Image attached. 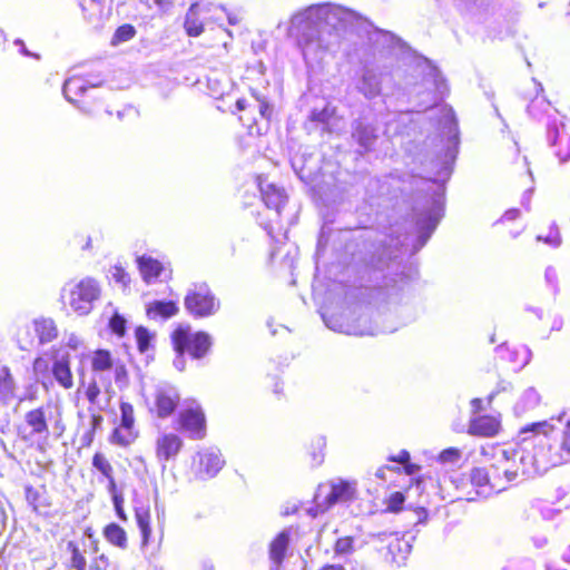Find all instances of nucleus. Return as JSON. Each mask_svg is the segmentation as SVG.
I'll return each mask as SVG.
<instances>
[{
    "label": "nucleus",
    "instance_id": "nucleus-1",
    "mask_svg": "<svg viewBox=\"0 0 570 570\" xmlns=\"http://www.w3.org/2000/svg\"><path fill=\"white\" fill-rule=\"evenodd\" d=\"M53 421V431L56 439L61 438L66 432V424L61 413L51 416L49 410L45 405H39L28 410L22 421L17 425L18 438L28 444L38 441L37 449L45 451L50 436V422Z\"/></svg>",
    "mask_w": 570,
    "mask_h": 570
},
{
    "label": "nucleus",
    "instance_id": "nucleus-2",
    "mask_svg": "<svg viewBox=\"0 0 570 570\" xmlns=\"http://www.w3.org/2000/svg\"><path fill=\"white\" fill-rule=\"evenodd\" d=\"M174 352L183 357L188 355L191 360L206 357L213 347V337L205 331H193L189 324H178L170 335Z\"/></svg>",
    "mask_w": 570,
    "mask_h": 570
},
{
    "label": "nucleus",
    "instance_id": "nucleus-3",
    "mask_svg": "<svg viewBox=\"0 0 570 570\" xmlns=\"http://www.w3.org/2000/svg\"><path fill=\"white\" fill-rule=\"evenodd\" d=\"M254 101L240 98L236 101L238 120L250 136L266 135L271 129L274 107L263 97L254 95Z\"/></svg>",
    "mask_w": 570,
    "mask_h": 570
},
{
    "label": "nucleus",
    "instance_id": "nucleus-4",
    "mask_svg": "<svg viewBox=\"0 0 570 570\" xmlns=\"http://www.w3.org/2000/svg\"><path fill=\"white\" fill-rule=\"evenodd\" d=\"M358 497L357 482L355 480L338 479L326 484L318 485L314 494V514L324 513L337 503L355 501Z\"/></svg>",
    "mask_w": 570,
    "mask_h": 570
},
{
    "label": "nucleus",
    "instance_id": "nucleus-5",
    "mask_svg": "<svg viewBox=\"0 0 570 570\" xmlns=\"http://www.w3.org/2000/svg\"><path fill=\"white\" fill-rule=\"evenodd\" d=\"M175 423L177 429L189 439L202 441L207 436V415L202 403L196 399H188L178 412Z\"/></svg>",
    "mask_w": 570,
    "mask_h": 570
},
{
    "label": "nucleus",
    "instance_id": "nucleus-6",
    "mask_svg": "<svg viewBox=\"0 0 570 570\" xmlns=\"http://www.w3.org/2000/svg\"><path fill=\"white\" fill-rule=\"evenodd\" d=\"M184 306L194 318H206L217 313L220 302L208 284H195L184 297Z\"/></svg>",
    "mask_w": 570,
    "mask_h": 570
},
{
    "label": "nucleus",
    "instance_id": "nucleus-7",
    "mask_svg": "<svg viewBox=\"0 0 570 570\" xmlns=\"http://www.w3.org/2000/svg\"><path fill=\"white\" fill-rule=\"evenodd\" d=\"M481 454L487 459H492L488 470L491 473L492 491L501 492L514 481L518 476L515 470L511 469V462L507 451H499L495 445L482 448Z\"/></svg>",
    "mask_w": 570,
    "mask_h": 570
},
{
    "label": "nucleus",
    "instance_id": "nucleus-8",
    "mask_svg": "<svg viewBox=\"0 0 570 570\" xmlns=\"http://www.w3.org/2000/svg\"><path fill=\"white\" fill-rule=\"evenodd\" d=\"M91 464L95 470H97L101 476L107 481V490L111 497L112 505L116 512V515L121 521H127L128 517L125 511V498L120 489L118 488L115 469L109 461V459L101 452H96L92 455Z\"/></svg>",
    "mask_w": 570,
    "mask_h": 570
},
{
    "label": "nucleus",
    "instance_id": "nucleus-9",
    "mask_svg": "<svg viewBox=\"0 0 570 570\" xmlns=\"http://www.w3.org/2000/svg\"><path fill=\"white\" fill-rule=\"evenodd\" d=\"M99 296L100 287L98 282L91 277H86L68 291V304L78 315H87Z\"/></svg>",
    "mask_w": 570,
    "mask_h": 570
},
{
    "label": "nucleus",
    "instance_id": "nucleus-10",
    "mask_svg": "<svg viewBox=\"0 0 570 570\" xmlns=\"http://www.w3.org/2000/svg\"><path fill=\"white\" fill-rule=\"evenodd\" d=\"M89 361L92 373L98 375L112 373L117 384H126L128 382L129 373L126 364L116 358L110 350L97 348L92 351L89 355Z\"/></svg>",
    "mask_w": 570,
    "mask_h": 570
},
{
    "label": "nucleus",
    "instance_id": "nucleus-11",
    "mask_svg": "<svg viewBox=\"0 0 570 570\" xmlns=\"http://www.w3.org/2000/svg\"><path fill=\"white\" fill-rule=\"evenodd\" d=\"M180 403V394L173 386H159L153 395L150 413L157 419L166 420L176 413Z\"/></svg>",
    "mask_w": 570,
    "mask_h": 570
},
{
    "label": "nucleus",
    "instance_id": "nucleus-12",
    "mask_svg": "<svg viewBox=\"0 0 570 570\" xmlns=\"http://www.w3.org/2000/svg\"><path fill=\"white\" fill-rule=\"evenodd\" d=\"M262 194V200L264 202L265 206L274 210L277 219L275 220L276 224L279 223V217L282 216L283 210L288 204V196L286 195L284 188L278 187L274 184H268L265 187L261 188ZM263 227L268 232V234H272L274 230V222L273 220H265L262 223Z\"/></svg>",
    "mask_w": 570,
    "mask_h": 570
},
{
    "label": "nucleus",
    "instance_id": "nucleus-13",
    "mask_svg": "<svg viewBox=\"0 0 570 570\" xmlns=\"http://www.w3.org/2000/svg\"><path fill=\"white\" fill-rule=\"evenodd\" d=\"M183 449L184 440L175 432H164L155 440V456L161 463L175 461Z\"/></svg>",
    "mask_w": 570,
    "mask_h": 570
},
{
    "label": "nucleus",
    "instance_id": "nucleus-14",
    "mask_svg": "<svg viewBox=\"0 0 570 570\" xmlns=\"http://www.w3.org/2000/svg\"><path fill=\"white\" fill-rule=\"evenodd\" d=\"M502 430L500 414H480L469 421L468 433L478 438H494Z\"/></svg>",
    "mask_w": 570,
    "mask_h": 570
},
{
    "label": "nucleus",
    "instance_id": "nucleus-15",
    "mask_svg": "<svg viewBox=\"0 0 570 570\" xmlns=\"http://www.w3.org/2000/svg\"><path fill=\"white\" fill-rule=\"evenodd\" d=\"M224 466L222 455L216 452L205 451L197 454L193 463L194 474L199 480L214 478Z\"/></svg>",
    "mask_w": 570,
    "mask_h": 570
},
{
    "label": "nucleus",
    "instance_id": "nucleus-16",
    "mask_svg": "<svg viewBox=\"0 0 570 570\" xmlns=\"http://www.w3.org/2000/svg\"><path fill=\"white\" fill-rule=\"evenodd\" d=\"M92 88L94 87L87 86L86 80L81 76L75 75L65 81L62 91L68 101L85 109L90 104L88 92Z\"/></svg>",
    "mask_w": 570,
    "mask_h": 570
},
{
    "label": "nucleus",
    "instance_id": "nucleus-17",
    "mask_svg": "<svg viewBox=\"0 0 570 570\" xmlns=\"http://www.w3.org/2000/svg\"><path fill=\"white\" fill-rule=\"evenodd\" d=\"M24 499L31 510L37 514H46L53 505L48 487L42 483L36 488L32 484L24 485Z\"/></svg>",
    "mask_w": 570,
    "mask_h": 570
},
{
    "label": "nucleus",
    "instance_id": "nucleus-18",
    "mask_svg": "<svg viewBox=\"0 0 570 570\" xmlns=\"http://www.w3.org/2000/svg\"><path fill=\"white\" fill-rule=\"evenodd\" d=\"M51 373L58 385L63 390H71L73 387L71 358L68 353L55 357L51 364Z\"/></svg>",
    "mask_w": 570,
    "mask_h": 570
},
{
    "label": "nucleus",
    "instance_id": "nucleus-19",
    "mask_svg": "<svg viewBox=\"0 0 570 570\" xmlns=\"http://www.w3.org/2000/svg\"><path fill=\"white\" fill-rule=\"evenodd\" d=\"M351 136L364 153L371 151L377 139L376 128L362 120L354 122Z\"/></svg>",
    "mask_w": 570,
    "mask_h": 570
},
{
    "label": "nucleus",
    "instance_id": "nucleus-20",
    "mask_svg": "<svg viewBox=\"0 0 570 570\" xmlns=\"http://www.w3.org/2000/svg\"><path fill=\"white\" fill-rule=\"evenodd\" d=\"M179 312L175 301H153L146 306V315L149 320H168Z\"/></svg>",
    "mask_w": 570,
    "mask_h": 570
},
{
    "label": "nucleus",
    "instance_id": "nucleus-21",
    "mask_svg": "<svg viewBox=\"0 0 570 570\" xmlns=\"http://www.w3.org/2000/svg\"><path fill=\"white\" fill-rule=\"evenodd\" d=\"M134 511L135 520L141 534L140 546L145 548L149 544L153 533L150 509L148 507H136Z\"/></svg>",
    "mask_w": 570,
    "mask_h": 570
},
{
    "label": "nucleus",
    "instance_id": "nucleus-22",
    "mask_svg": "<svg viewBox=\"0 0 570 570\" xmlns=\"http://www.w3.org/2000/svg\"><path fill=\"white\" fill-rule=\"evenodd\" d=\"M32 324L40 344L50 343L58 337V328L52 318L39 317Z\"/></svg>",
    "mask_w": 570,
    "mask_h": 570
},
{
    "label": "nucleus",
    "instance_id": "nucleus-23",
    "mask_svg": "<svg viewBox=\"0 0 570 570\" xmlns=\"http://www.w3.org/2000/svg\"><path fill=\"white\" fill-rule=\"evenodd\" d=\"M102 535L109 544L120 550H126L128 548L127 532L118 523L110 522L106 524L102 529Z\"/></svg>",
    "mask_w": 570,
    "mask_h": 570
},
{
    "label": "nucleus",
    "instance_id": "nucleus-24",
    "mask_svg": "<svg viewBox=\"0 0 570 570\" xmlns=\"http://www.w3.org/2000/svg\"><path fill=\"white\" fill-rule=\"evenodd\" d=\"M386 460L387 462H395L402 464V469L399 466L385 465L387 471H392L395 473H401L403 471L406 475H413L421 469L419 464L411 462V454L407 450H401L395 455H389Z\"/></svg>",
    "mask_w": 570,
    "mask_h": 570
},
{
    "label": "nucleus",
    "instance_id": "nucleus-25",
    "mask_svg": "<svg viewBox=\"0 0 570 570\" xmlns=\"http://www.w3.org/2000/svg\"><path fill=\"white\" fill-rule=\"evenodd\" d=\"M80 6L88 20H100L110 12V4L106 0H82Z\"/></svg>",
    "mask_w": 570,
    "mask_h": 570
},
{
    "label": "nucleus",
    "instance_id": "nucleus-26",
    "mask_svg": "<svg viewBox=\"0 0 570 570\" xmlns=\"http://www.w3.org/2000/svg\"><path fill=\"white\" fill-rule=\"evenodd\" d=\"M138 267L144 281L147 283L158 278L164 271L161 262L150 256L139 257Z\"/></svg>",
    "mask_w": 570,
    "mask_h": 570
},
{
    "label": "nucleus",
    "instance_id": "nucleus-27",
    "mask_svg": "<svg viewBox=\"0 0 570 570\" xmlns=\"http://www.w3.org/2000/svg\"><path fill=\"white\" fill-rule=\"evenodd\" d=\"M420 480L412 478L407 487L403 491H394L384 499L385 512L399 513L403 509L405 502V493L414 485L419 484Z\"/></svg>",
    "mask_w": 570,
    "mask_h": 570
},
{
    "label": "nucleus",
    "instance_id": "nucleus-28",
    "mask_svg": "<svg viewBox=\"0 0 570 570\" xmlns=\"http://www.w3.org/2000/svg\"><path fill=\"white\" fill-rule=\"evenodd\" d=\"M198 3L190 4L184 21V29L189 37H198L204 32V23L197 13Z\"/></svg>",
    "mask_w": 570,
    "mask_h": 570
},
{
    "label": "nucleus",
    "instance_id": "nucleus-29",
    "mask_svg": "<svg viewBox=\"0 0 570 570\" xmlns=\"http://www.w3.org/2000/svg\"><path fill=\"white\" fill-rule=\"evenodd\" d=\"M16 383L10 368L0 363V399L8 402L13 399Z\"/></svg>",
    "mask_w": 570,
    "mask_h": 570
},
{
    "label": "nucleus",
    "instance_id": "nucleus-30",
    "mask_svg": "<svg viewBox=\"0 0 570 570\" xmlns=\"http://www.w3.org/2000/svg\"><path fill=\"white\" fill-rule=\"evenodd\" d=\"M288 547V535L285 532L277 534L269 544V557L273 561L281 563L285 558Z\"/></svg>",
    "mask_w": 570,
    "mask_h": 570
},
{
    "label": "nucleus",
    "instance_id": "nucleus-31",
    "mask_svg": "<svg viewBox=\"0 0 570 570\" xmlns=\"http://www.w3.org/2000/svg\"><path fill=\"white\" fill-rule=\"evenodd\" d=\"M67 550L70 552L68 568L73 570H87V560L76 541L67 543Z\"/></svg>",
    "mask_w": 570,
    "mask_h": 570
},
{
    "label": "nucleus",
    "instance_id": "nucleus-32",
    "mask_svg": "<svg viewBox=\"0 0 570 570\" xmlns=\"http://www.w3.org/2000/svg\"><path fill=\"white\" fill-rule=\"evenodd\" d=\"M154 336V333H151L146 326L139 325L135 328V338L139 353L144 354L151 347Z\"/></svg>",
    "mask_w": 570,
    "mask_h": 570
},
{
    "label": "nucleus",
    "instance_id": "nucleus-33",
    "mask_svg": "<svg viewBox=\"0 0 570 570\" xmlns=\"http://www.w3.org/2000/svg\"><path fill=\"white\" fill-rule=\"evenodd\" d=\"M470 482L476 488L489 487L492 490L491 473L487 466L473 468L470 472Z\"/></svg>",
    "mask_w": 570,
    "mask_h": 570
},
{
    "label": "nucleus",
    "instance_id": "nucleus-34",
    "mask_svg": "<svg viewBox=\"0 0 570 570\" xmlns=\"http://www.w3.org/2000/svg\"><path fill=\"white\" fill-rule=\"evenodd\" d=\"M102 423V416L100 414H92L90 416V425L81 435V445L83 448H90L95 441L96 432Z\"/></svg>",
    "mask_w": 570,
    "mask_h": 570
},
{
    "label": "nucleus",
    "instance_id": "nucleus-35",
    "mask_svg": "<svg viewBox=\"0 0 570 570\" xmlns=\"http://www.w3.org/2000/svg\"><path fill=\"white\" fill-rule=\"evenodd\" d=\"M122 428H115L110 434V442L119 446L126 448L130 445L137 438V433L131 431L124 432Z\"/></svg>",
    "mask_w": 570,
    "mask_h": 570
},
{
    "label": "nucleus",
    "instance_id": "nucleus-36",
    "mask_svg": "<svg viewBox=\"0 0 570 570\" xmlns=\"http://www.w3.org/2000/svg\"><path fill=\"white\" fill-rule=\"evenodd\" d=\"M135 425V410L128 402L120 403V426L125 431L134 430Z\"/></svg>",
    "mask_w": 570,
    "mask_h": 570
},
{
    "label": "nucleus",
    "instance_id": "nucleus-37",
    "mask_svg": "<svg viewBox=\"0 0 570 570\" xmlns=\"http://www.w3.org/2000/svg\"><path fill=\"white\" fill-rule=\"evenodd\" d=\"M108 327L118 337H124L127 332V321L118 312H115L108 322Z\"/></svg>",
    "mask_w": 570,
    "mask_h": 570
},
{
    "label": "nucleus",
    "instance_id": "nucleus-38",
    "mask_svg": "<svg viewBox=\"0 0 570 570\" xmlns=\"http://www.w3.org/2000/svg\"><path fill=\"white\" fill-rule=\"evenodd\" d=\"M135 35H136L135 27L130 23H124L116 29V31L112 36V43L117 45L120 42L128 41V40L132 39L135 37Z\"/></svg>",
    "mask_w": 570,
    "mask_h": 570
},
{
    "label": "nucleus",
    "instance_id": "nucleus-39",
    "mask_svg": "<svg viewBox=\"0 0 570 570\" xmlns=\"http://www.w3.org/2000/svg\"><path fill=\"white\" fill-rule=\"evenodd\" d=\"M354 551V537L345 535L338 538L334 543V552L337 556L351 554Z\"/></svg>",
    "mask_w": 570,
    "mask_h": 570
},
{
    "label": "nucleus",
    "instance_id": "nucleus-40",
    "mask_svg": "<svg viewBox=\"0 0 570 570\" xmlns=\"http://www.w3.org/2000/svg\"><path fill=\"white\" fill-rule=\"evenodd\" d=\"M83 394L91 405H96L98 403L99 396L101 394L100 386L96 379H91L87 385L83 387Z\"/></svg>",
    "mask_w": 570,
    "mask_h": 570
},
{
    "label": "nucleus",
    "instance_id": "nucleus-41",
    "mask_svg": "<svg viewBox=\"0 0 570 570\" xmlns=\"http://www.w3.org/2000/svg\"><path fill=\"white\" fill-rule=\"evenodd\" d=\"M553 431H554L553 425H551L547 421L528 424L521 430V432H535V433H542L544 435H549Z\"/></svg>",
    "mask_w": 570,
    "mask_h": 570
},
{
    "label": "nucleus",
    "instance_id": "nucleus-42",
    "mask_svg": "<svg viewBox=\"0 0 570 570\" xmlns=\"http://www.w3.org/2000/svg\"><path fill=\"white\" fill-rule=\"evenodd\" d=\"M538 240H541L551 246H558L561 243V237L557 227H550L547 234H539Z\"/></svg>",
    "mask_w": 570,
    "mask_h": 570
},
{
    "label": "nucleus",
    "instance_id": "nucleus-43",
    "mask_svg": "<svg viewBox=\"0 0 570 570\" xmlns=\"http://www.w3.org/2000/svg\"><path fill=\"white\" fill-rule=\"evenodd\" d=\"M317 16L320 19H323L325 21H331L333 19L338 18V9L333 8L331 6H318L316 8Z\"/></svg>",
    "mask_w": 570,
    "mask_h": 570
},
{
    "label": "nucleus",
    "instance_id": "nucleus-44",
    "mask_svg": "<svg viewBox=\"0 0 570 570\" xmlns=\"http://www.w3.org/2000/svg\"><path fill=\"white\" fill-rule=\"evenodd\" d=\"M109 567V559L102 553L91 559L87 570H108Z\"/></svg>",
    "mask_w": 570,
    "mask_h": 570
},
{
    "label": "nucleus",
    "instance_id": "nucleus-45",
    "mask_svg": "<svg viewBox=\"0 0 570 570\" xmlns=\"http://www.w3.org/2000/svg\"><path fill=\"white\" fill-rule=\"evenodd\" d=\"M149 8L156 7L163 13H167L174 6L173 0H142Z\"/></svg>",
    "mask_w": 570,
    "mask_h": 570
},
{
    "label": "nucleus",
    "instance_id": "nucleus-46",
    "mask_svg": "<svg viewBox=\"0 0 570 570\" xmlns=\"http://www.w3.org/2000/svg\"><path fill=\"white\" fill-rule=\"evenodd\" d=\"M561 450L570 454V419L567 421L562 436H561Z\"/></svg>",
    "mask_w": 570,
    "mask_h": 570
},
{
    "label": "nucleus",
    "instance_id": "nucleus-47",
    "mask_svg": "<svg viewBox=\"0 0 570 570\" xmlns=\"http://www.w3.org/2000/svg\"><path fill=\"white\" fill-rule=\"evenodd\" d=\"M32 367L36 373H46L48 371V363L43 357L38 356L33 360Z\"/></svg>",
    "mask_w": 570,
    "mask_h": 570
},
{
    "label": "nucleus",
    "instance_id": "nucleus-48",
    "mask_svg": "<svg viewBox=\"0 0 570 570\" xmlns=\"http://www.w3.org/2000/svg\"><path fill=\"white\" fill-rule=\"evenodd\" d=\"M460 458V451L458 449L451 448L448 450H444L441 453V459L445 461H455Z\"/></svg>",
    "mask_w": 570,
    "mask_h": 570
},
{
    "label": "nucleus",
    "instance_id": "nucleus-49",
    "mask_svg": "<svg viewBox=\"0 0 570 570\" xmlns=\"http://www.w3.org/2000/svg\"><path fill=\"white\" fill-rule=\"evenodd\" d=\"M330 115L327 114V111L324 109L322 111H318V112H313L312 116H311V119L313 121H318V122H326V120L328 119Z\"/></svg>",
    "mask_w": 570,
    "mask_h": 570
},
{
    "label": "nucleus",
    "instance_id": "nucleus-50",
    "mask_svg": "<svg viewBox=\"0 0 570 570\" xmlns=\"http://www.w3.org/2000/svg\"><path fill=\"white\" fill-rule=\"evenodd\" d=\"M483 402L481 399L479 397H475L471 401V406H472V411L473 413H480L483 409Z\"/></svg>",
    "mask_w": 570,
    "mask_h": 570
},
{
    "label": "nucleus",
    "instance_id": "nucleus-51",
    "mask_svg": "<svg viewBox=\"0 0 570 570\" xmlns=\"http://www.w3.org/2000/svg\"><path fill=\"white\" fill-rule=\"evenodd\" d=\"M273 392L275 394H282L283 393V383L279 380H275L273 384Z\"/></svg>",
    "mask_w": 570,
    "mask_h": 570
},
{
    "label": "nucleus",
    "instance_id": "nucleus-52",
    "mask_svg": "<svg viewBox=\"0 0 570 570\" xmlns=\"http://www.w3.org/2000/svg\"><path fill=\"white\" fill-rule=\"evenodd\" d=\"M320 570H345L342 564H325Z\"/></svg>",
    "mask_w": 570,
    "mask_h": 570
},
{
    "label": "nucleus",
    "instance_id": "nucleus-53",
    "mask_svg": "<svg viewBox=\"0 0 570 570\" xmlns=\"http://www.w3.org/2000/svg\"><path fill=\"white\" fill-rule=\"evenodd\" d=\"M385 471H387L385 465L379 468L377 471L375 472V476L377 479L384 481L385 480Z\"/></svg>",
    "mask_w": 570,
    "mask_h": 570
},
{
    "label": "nucleus",
    "instance_id": "nucleus-54",
    "mask_svg": "<svg viewBox=\"0 0 570 570\" xmlns=\"http://www.w3.org/2000/svg\"><path fill=\"white\" fill-rule=\"evenodd\" d=\"M322 460H323V455L322 454L321 455L313 454V462L315 464H320L322 462Z\"/></svg>",
    "mask_w": 570,
    "mask_h": 570
},
{
    "label": "nucleus",
    "instance_id": "nucleus-55",
    "mask_svg": "<svg viewBox=\"0 0 570 570\" xmlns=\"http://www.w3.org/2000/svg\"><path fill=\"white\" fill-rule=\"evenodd\" d=\"M90 246H91V245H90V239H88V240L86 242V244L82 246V249H88V248H90Z\"/></svg>",
    "mask_w": 570,
    "mask_h": 570
},
{
    "label": "nucleus",
    "instance_id": "nucleus-56",
    "mask_svg": "<svg viewBox=\"0 0 570 570\" xmlns=\"http://www.w3.org/2000/svg\"><path fill=\"white\" fill-rule=\"evenodd\" d=\"M205 570H215V568L213 566L206 568Z\"/></svg>",
    "mask_w": 570,
    "mask_h": 570
}]
</instances>
